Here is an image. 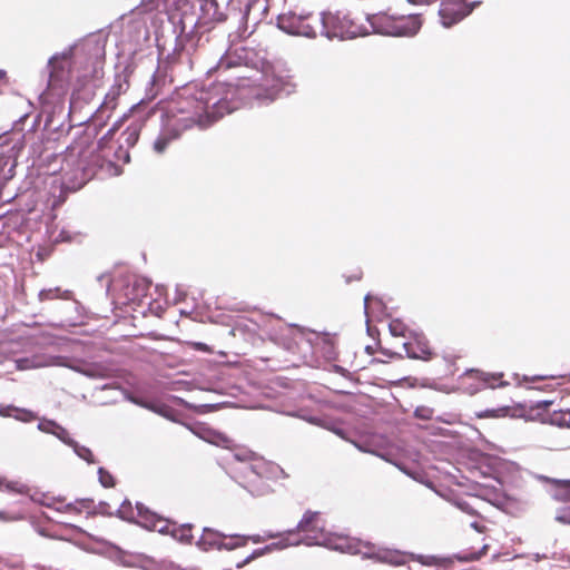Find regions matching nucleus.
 Listing matches in <instances>:
<instances>
[{"label":"nucleus","mask_w":570,"mask_h":570,"mask_svg":"<svg viewBox=\"0 0 570 570\" xmlns=\"http://www.w3.org/2000/svg\"><path fill=\"white\" fill-rule=\"evenodd\" d=\"M225 110V101L209 106L202 98L189 97L179 102L178 114L174 115L170 121L181 132L193 128L204 130L223 118Z\"/></svg>","instance_id":"nucleus-1"},{"label":"nucleus","mask_w":570,"mask_h":570,"mask_svg":"<svg viewBox=\"0 0 570 570\" xmlns=\"http://www.w3.org/2000/svg\"><path fill=\"white\" fill-rule=\"evenodd\" d=\"M97 134L96 127L88 126L68 147L70 155L79 158L86 175H95V167L102 168L106 161L111 164V160H107L106 149L101 144H99V153L96 154L92 149Z\"/></svg>","instance_id":"nucleus-2"},{"label":"nucleus","mask_w":570,"mask_h":570,"mask_svg":"<svg viewBox=\"0 0 570 570\" xmlns=\"http://www.w3.org/2000/svg\"><path fill=\"white\" fill-rule=\"evenodd\" d=\"M278 27L289 35L316 38H327V29L324 13L296 14L289 12L278 17Z\"/></svg>","instance_id":"nucleus-3"},{"label":"nucleus","mask_w":570,"mask_h":570,"mask_svg":"<svg viewBox=\"0 0 570 570\" xmlns=\"http://www.w3.org/2000/svg\"><path fill=\"white\" fill-rule=\"evenodd\" d=\"M297 533H303L302 539H294L289 544L305 543L307 546L322 544L325 541L324 521L320 512L307 510L298 522L296 530L287 532V540Z\"/></svg>","instance_id":"nucleus-4"},{"label":"nucleus","mask_w":570,"mask_h":570,"mask_svg":"<svg viewBox=\"0 0 570 570\" xmlns=\"http://www.w3.org/2000/svg\"><path fill=\"white\" fill-rule=\"evenodd\" d=\"M325 23L328 39L356 38L367 32L364 27L355 21L352 13L345 10H337L334 13L325 12Z\"/></svg>","instance_id":"nucleus-5"},{"label":"nucleus","mask_w":570,"mask_h":570,"mask_svg":"<svg viewBox=\"0 0 570 570\" xmlns=\"http://www.w3.org/2000/svg\"><path fill=\"white\" fill-rule=\"evenodd\" d=\"M454 505L462 512L472 517L473 520L469 523L479 533H484L488 530L485 524V517L483 510L488 508V504L476 495H466L464 498H458L453 501Z\"/></svg>","instance_id":"nucleus-6"},{"label":"nucleus","mask_w":570,"mask_h":570,"mask_svg":"<svg viewBox=\"0 0 570 570\" xmlns=\"http://www.w3.org/2000/svg\"><path fill=\"white\" fill-rule=\"evenodd\" d=\"M479 3L480 2L468 3L466 0H441L439 14L442 24L449 28L460 22L469 16Z\"/></svg>","instance_id":"nucleus-7"},{"label":"nucleus","mask_w":570,"mask_h":570,"mask_svg":"<svg viewBox=\"0 0 570 570\" xmlns=\"http://www.w3.org/2000/svg\"><path fill=\"white\" fill-rule=\"evenodd\" d=\"M479 3L480 2L468 3L466 0H441L439 14L442 24L449 28L460 22L469 16Z\"/></svg>","instance_id":"nucleus-8"},{"label":"nucleus","mask_w":570,"mask_h":570,"mask_svg":"<svg viewBox=\"0 0 570 570\" xmlns=\"http://www.w3.org/2000/svg\"><path fill=\"white\" fill-rule=\"evenodd\" d=\"M403 348L410 358L430 361L434 356L428 338L422 334H414L407 342L403 343Z\"/></svg>","instance_id":"nucleus-9"},{"label":"nucleus","mask_w":570,"mask_h":570,"mask_svg":"<svg viewBox=\"0 0 570 570\" xmlns=\"http://www.w3.org/2000/svg\"><path fill=\"white\" fill-rule=\"evenodd\" d=\"M422 27L420 14H409L396 17V37H412L417 33Z\"/></svg>","instance_id":"nucleus-10"},{"label":"nucleus","mask_w":570,"mask_h":570,"mask_svg":"<svg viewBox=\"0 0 570 570\" xmlns=\"http://www.w3.org/2000/svg\"><path fill=\"white\" fill-rule=\"evenodd\" d=\"M368 21L374 32L396 37V17L381 13L372 16Z\"/></svg>","instance_id":"nucleus-11"},{"label":"nucleus","mask_w":570,"mask_h":570,"mask_svg":"<svg viewBox=\"0 0 570 570\" xmlns=\"http://www.w3.org/2000/svg\"><path fill=\"white\" fill-rule=\"evenodd\" d=\"M183 132L177 128L170 120L167 126L163 129L159 136L154 141V150L158 154H163L169 144L175 139L179 138Z\"/></svg>","instance_id":"nucleus-12"},{"label":"nucleus","mask_w":570,"mask_h":570,"mask_svg":"<svg viewBox=\"0 0 570 570\" xmlns=\"http://www.w3.org/2000/svg\"><path fill=\"white\" fill-rule=\"evenodd\" d=\"M223 537V533L205 528L196 544L203 551L222 550Z\"/></svg>","instance_id":"nucleus-13"},{"label":"nucleus","mask_w":570,"mask_h":570,"mask_svg":"<svg viewBox=\"0 0 570 570\" xmlns=\"http://www.w3.org/2000/svg\"><path fill=\"white\" fill-rule=\"evenodd\" d=\"M58 510L76 515L81 513H86L87 515L96 514V507L92 499H78L75 502L65 504L62 508H58Z\"/></svg>","instance_id":"nucleus-14"},{"label":"nucleus","mask_w":570,"mask_h":570,"mask_svg":"<svg viewBox=\"0 0 570 570\" xmlns=\"http://www.w3.org/2000/svg\"><path fill=\"white\" fill-rule=\"evenodd\" d=\"M0 416L14 417L21 422H32L37 420V414L28 409L17 407L14 405H0Z\"/></svg>","instance_id":"nucleus-15"},{"label":"nucleus","mask_w":570,"mask_h":570,"mask_svg":"<svg viewBox=\"0 0 570 570\" xmlns=\"http://www.w3.org/2000/svg\"><path fill=\"white\" fill-rule=\"evenodd\" d=\"M0 491L8 492L12 494H29L30 488L28 484L21 482L20 480H9L6 476L0 478Z\"/></svg>","instance_id":"nucleus-16"},{"label":"nucleus","mask_w":570,"mask_h":570,"mask_svg":"<svg viewBox=\"0 0 570 570\" xmlns=\"http://www.w3.org/2000/svg\"><path fill=\"white\" fill-rule=\"evenodd\" d=\"M171 535L181 543H191L193 541V525L183 524L179 527H174L171 530Z\"/></svg>","instance_id":"nucleus-17"},{"label":"nucleus","mask_w":570,"mask_h":570,"mask_svg":"<svg viewBox=\"0 0 570 570\" xmlns=\"http://www.w3.org/2000/svg\"><path fill=\"white\" fill-rule=\"evenodd\" d=\"M549 421L559 428L570 429V410L554 411L550 414Z\"/></svg>","instance_id":"nucleus-18"},{"label":"nucleus","mask_w":570,"mask_h":570,"mask_svg":"<svg viewBox=\"0 0 570 570\" xmlns=\"http://www.w3.org/2000/svg\"><path fill=\"white\" fill-rule=\"evenodd\" d=\"M227 537L224 534L222 549L225 550H234L238 548H243L248 543V539L245 535H233L229 538V541H226Z\"/></svg>","instance_id":"nucleus-19"},{"label":"nucleus","mask_w":570,"mask_h":570,"mask_svg":"<svg viewBox=\"0 0 570 570\" xmlns=\"http://www.w3.org/2000/svg\"><path fill=\"white\" fill-rule=\"evenodd\" d=\"M381 562L390 563L393 566H401L405 563V556L396 552H383L376 556Z\"/></svg>","instance_id":"nucleus-20"},{"label":"nucleus","mask_w":570,"mask_h":570,"mask_svg":"<svg viewBox=\"0 0 570 570\" xmlns=\"http://www.w3.org/2000/svg\"><path fill=\"white\" fill-rule=\"evenodd\" d=\"M271 551H272V546L256 549L248 557H246L243 561L238 562L236 567L238 569H240V568L245 567L246 564L250 563L252 561L256 560L257 558H261Z\"/></svg>","instance_id":"nucleus-21"},{"label":"nucleus","mask_w":570,"mask_h":570,"mask_svg":"<svg viewBox=\"0 0 570 570\" xmlns=\"http://www.w3.org/2000/svg\"><path fill=\"white\" fill-rule=\"evenodd\" d=\"M283 90L284 82L281 79H273V83L266 88L265 98L268 100H274Z\"/></svg>","instance_id":"nucleus-22"},{"label":"nucleus","mask_w":570,"mask_h":570,"mask_svg":"<svg viewBox=\"0 0 570 570\" xmlns=\"http://www.w3.org/2000/svg\"><path fill=\"white\" fill-rule=\"evenodd\" d=\"M389 328H390V332L393 336H396V337H405L406 336V332H407V327L406 325L400 321V320H393L391 321V323L389 324Z\"/></svg>","instance_id":"nucleus-23"},{"label":"nucleus","mask_w":570,"mask_h":570,"mask_svg":"<svg viewBox=\"0 0 570 570\" xmlns=\"http://www.w3.org/2000/svg\"><path fill=\"white\" fill-rule=\"evenodd\" d=\"M99 474V481L102 487L105 488H112L115 485V479L114 476L104 468H100L98 471Z\"/></svg>","instance_id":"nucleus-24"},{"label":"nucleus","mask_w":570,"mask_h":570,"mask_svg":"<svg viewBox=\"0 0 570 570\" xmlns=\"http://www.w3.org/2000/svg\"><path fill=\"white\" fill-rule=\"evenodd\" d=\"M91 65H92V71L90 75L88 73H85L83 75V78H92V79H98L102 76V61L99 60L98 58H95L92 61H91Z\"/></svg>","instance_id":"nucleus-25"},{"label":"nucleus","mask_w":570,"mask_h":570,"mask_svg":"<svg viewBox=\"0 0 570 570\" xmlns=\"http://www.w3.org/2000/svg\"><path fill=\"white\" fill-rule=\"evenodd\" d=\"M488 548H489L488 544H483V547L480 550L466 554L465 557H463V559L465 561H476V560H480L487 553Z\"/></svg>","instance_id":"nucleus-26"},{"label":"nucleus","mask_w":570,"mask_h":570,"mask_svg":"<svg viewBox=\"0 0 570 570\" xmlns=\"http://www.w3.org/2000/svg\"><path fill=\"white\" fill-rule=\"evenodd\" d=\"M21 519H22V515H20V514L9 513V512L0 510V521L1 522H12V521L21 520Z\"/></svg>","instance_id":"nucleus-27"},{"label":"nucleus","mask_w":570,"mask_h":570,"mask_svg":"<svg viewBox=\"0 0 570 570\" xmlns=\"http://www.w3.org/2000/svg\"><path fill=\"white\" fill-rule=\"evenodd\" d=\"M58 292H59V288L41 291L39 294L40 301H48V299L57 298Z\"/></svg>","instance_id":"nucleus-28"},{"label":"nucleus","mask_w":570,"mask_h":570,"mask_svg":"<svg viewBox=\"0 0 570 570\" xmlns=\"http://www.w3.org/2000/svg\"><path fill=\"white\" fill-rule=\"evenodd\" d=\"M83 451H85L83 454L79 453V455L82 456L87 461H91V459H90L92 456L91 451L88 449H85Z\"/></svg>","instance_id":"nucleus-29"},{"label":"nucleus","mask_w":570,"mask_h":570,"mask_svg":"<svg viewBox=\"0 0 570 570\" xmlns=\"http://www.w3.org/2000/svg\"><path fill=\"white\" fill-rule=\"evenodd\" d=\"M83 451H85L83 454L79 453V455L82 456L87 461H91V459H90L92 456L91 451L88 449H85Z\"/></svg>","instance_id":"nucleus-30"},{"label":"nucleus","mask_w":570,"mask_h":570,"mask_svg":"<svg viewBox=\"0 0 570 570\" xmlns=\"http://www.w3.org/2000/svg\"><path fill=\"white\" fill-rule=\"evenodd\" d=\"M248 541H252L254 543H259L263 541V538L261 535H248L246 537Z\"/></svg>","instance_id":"nucleus-31"},{"label":"nucleus","mask_w":570,"mask_h":570,"mask_svg":"<svg viewBox=\"0 0 570 570\" xmlns=\"http://www.w3.org/2000/svg\"><path fill=\"white\" fill-rule=\"evenodd\" d=\"M195 346H196V348H197V350H199V351H204V352H207V351H208V348H207L206 344H204V343H196V344H195Z\"/></svg>","instance_id":"nucleus-32"},{"label":"nucleus","mask_w":570,"mask_h":570,"mask_svg":"<svg viewBox=\"0 0 570 570\" xmlns=\"http://www.w3.org/2000/svg\"><path fill=\"white\" fill-rule=\"evenodd\" d=\"M549 376L547 375H540V376H533L530 379L531 382H534V381H538V380H544V379H548Z\"/></svg>","instance_id":"nucleus-33"},{"label":"nucleus","mask_w":570,"mask_h":570,"mask_svg":"<svg viewBox=\"0 0 570 570\" xmlns=\"http://www.w3.org/2000/svg\"><path fill=\"white\" fill-rule=\"evenodd\" d=\"M129 136L134 137V141H136L138 139V134L136 132V130L129 132Z\"/></svg>","instance_id":"nucleus-34"},{"label":"nucleus","mask_w":570,"mask_h":570,"mask_svg":"<svg viewBox=\"0 0 570 570\" xmlns=\"http://www.w3.org/2000/svg\"><path fill=\"white\" fill-rule=\"evenodd\" d=\"M495 411H487V416H495Z\"/></svg>","instance_id":"nucleus-35"},{"label":"nucleus","mask_w":570,"mask_h":570,"mask_svg":"<svg viewBox=\"0 0 570 570\" xmlns=\"http://www.w3.org/2000/svg\"><path fill=\"white\" fill-rule=\"evenodd\" d=\"M4 77V72L0 70V80Z\"/></svg>","instance_id":"nucleus-36"}]
</instances>
